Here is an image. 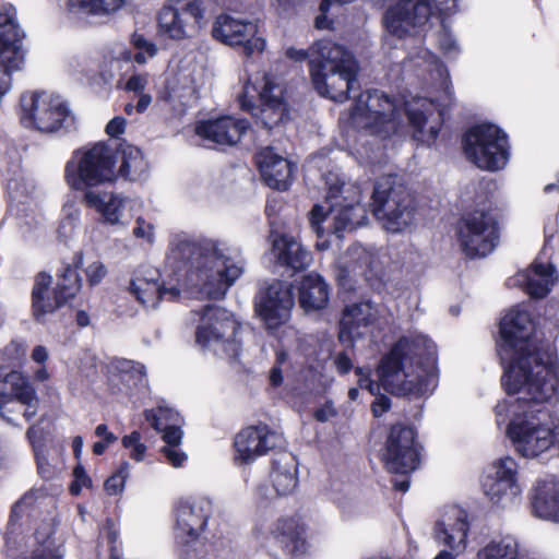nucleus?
I'll use <instances>...</instances> for the list:
<instances>
[{"mask_svg": "<svg viewBox=\"0 0 559 559\" xmlns=\"http://www.w3.org/2000/svg\"><path fill=\"white\" fill-rule=\"evenodd\" d=\"M481 490L491 504L508 509L520 501L523 487L520 480L483 478Z\"/></svg>", "mask_w": 559, "mask_h": 559, "instance_id": "obj_36", "label": "nucleus"}, {"mask_svg": "<svg viewBox=\"0 0 559 559\" xmlns=\"http://www.w3.org/2000/svg\"><path fill=\"white\" fill-rule=\"evenodd\" d=\"M337 277L342 285L359 277L368 280L376 270L374 254L360 245L352 246L337 261Z\"/></svg>", "mask_w": 559, "mask_h": 559, "instance_id": "obj_30", "label": "nucleus"}, {"mask_svg": "<svg viewBox=\"0 0 559 559\" xmlns=\"http://www.w3.org/2000/svg\"><path fill=\"white\" fill-rule=\"evenodd\" d=\"M108 372L110 381L119 380L128 389L144 385L146 382L144 365L133 360L115 358L108 365Z\"/></svg>", "mask_w": 559, "mask_h": 559, "instance_id": "obj_40", "label": "nucleus"}, {"mask_svg": "<svg viewBox=\"0 0 559 559\" xmlns=\"http://www.w3.org/2000/svg\"><path fill=\"white\" fill-rule=\"evenodd\" d=\"M162 454L166 459V462L175 468L181 467L187 461V455L178 447L165 445L160 450Z\"/></svg>", "mask_w": 559, "mask_h": 559, "instance_id": "obj_58", "label": "nucleus"}, {"mask_svg": "<svg viewBox=\"0 0 559 559\" xmlns=\"http://www.w3.org/2000/svg\"><path fill=\"white\" fill-rule=\"evenodd\" d=\"M83 270L90 286L100 284L107 275V267L99 259L88 261Z\"/></svg>", "mask_w": 559, "mask_h": 559, "instance_id": "obj_53", "label": "nucleus"}, {"mask_svg": "<svg viewBox=\"0 0 559 559\" xmlns=\"http://www.w3.org/2000/svg\"><path fill=\"white\" fill-rule=\"evenodd\" d=\"M356 373L359 377L358 384L361 389L368 390L372 395L379 391V385L370 379V371L364 368H356Z\"/></svg>", "mask_w": 559, "mask_h": 559, "instance_id": "obj_63", "label": "nucleus"}, {"mask_svg": "<svg viewBox=\"0 0 559 559\" xmlns=\"http://www.w3.org/2000/svg\"><path fill=\"white\" fill-rule=\"evenodd\" d=\"M204 13L201 0H169L158 14V31L173 40L193 37L201 29Z\"/></svg>", "mask_w": 559, "mask_h": 559, "instance_id": "obj_14", "label": "nucleus"}, {"mask_svg": "<svg viewBox=\"0 0 559 559\" xmlns=\"http://www.w3.org/2000/svg\"><path fill=\"white\" fill-rule=\"evenodd\" d=\"M464 152L467 159L480 169H502L509 159L507 134L491 123L475 126L464 136Z\"/></svg>", "mask_w": 559, "mask_h": 559, "instance_id": "obj_12", "label": "nucleus"}, {"mask_svg": "<svg viewBox=\"0 0 559 559\" xmlns=\"http://www.w3.org/2000/svg\"><path fill=\"white\" fill-rule=\"evenodd\" d=\"M213 74L202 64H181L176 73L167 81L166 99L187 105L199 98L203 92L211 90Z\"/></svg>", "mask_w": 559, "mask_h": 559, "instance_id": "obj_16", "label": "nucleus"}, {"mask_svg": "<svg viewBox=\"0 0 559 559\" xmlns=\"http://www.w3.org/2000/svg\"><path fill=\"white\" fill-rule=\"evenodd\" d=\"M213 514L209 498L197 497L179 501L176 508V537L186 544L179 559H215L205 544L197 538L205 531Z\"/></svg>", "mask_w": 559, "mask_h": 559, "instance_id": "obj_10", "label": "nucleus"}, {"mask_svg": "<svg viewBox=\"0 0 559 559\" xmlns=\"http://www.w3.org/2000/svg\"><path fill=\"white\" fill-rule=\"evenodd\" d=\"M357 72V64H345L343 69L331 71H321L314 68L311 80L320 95L342 103L348 98V93L358 85Z\"/></svg>", "mask_w": 559, "mask_h": 559, "instance_id": "obj_23", "label": "nucleus"}, {"mask_svg": "<svg viewBox=\"0 0 559 559\" xmlns=\"http://www.w3.org/2000/svg\"><path fill=\"white\" fill-rule=\"evenodd\" d=\"M102 535L107 539V543L110 546V557L111 559H122V555L120 551L118 543L119 532L116 525L111 521H107L106 525L102 531Z\"/></svg>", "mask_w": 559, "mask_h": 559, "instance_id": "obj_56", "label": "nucleus"}, {"mask_svg": "<svg viewBox=\"0 0 559 559\" xmlns=\"http://www.w3.org/2000/svg\"><path fill=\"white\" fill-rule=\"evenodd\" d=\"M283 93L280 78L264 73L261 76L260 86L252 83L250 79L246 82L239 96V104L243 110L252 111L265 128L272 129L288 116Z\"/></svg>", "mask_w": 559, "mask_h": 559, "instance_id": "obj_11", "label": "nucleus"}, {"mask_svg": "<svg viewBox=\"0 0 559 559\" xmlns=\"http://www.w3.org/2000/svg\"><path fill=\"white\" fill-rule=\"evenodd\" d=\"M126 0H68V8L75 14L108 15L119 10Z\"/></svg>", "mask_w": 559, "mask_h": 559, "instance_id": "obj_46", "label": "nucleus"}, {"mask_svg": "<svg viewBox=\"0 0 559 559\" xmlns=\"http://www.w3.org/2000/svg\"><path fill=\"white\" fill-rule=\"evenodd\" d=\"M33 190V185L23 177L10 179L8 182V191L12 200L22 201V198L29 195Z\"/></svg>", "mask_w": 559, "mask_h": 559, "instance_id": "obj_54", "label": "nucleus"}, {"mask_svg": "<svg viewBox=\"0 0 559 559\" xmlns=\"http://www.w3.org/2000/svg\"><path fill=\"white\" fill-rule=\"evenodd\" d=\"M298 302L305 312L320 311L330 300V286L318 273L304 275L297 285Z\"/></svg>", "mask_w": 559, "mask_h": 559, "instance_id": "obj_34", "label": "nucleus"}, {"mask_svg": "<svg viewBox=\"0 0 559 559\" xmlns=\"http://www.w3.org/2000/svg\"><path fill=\"white\" fill-rule=\"evenodd\" d=\"M84 266L82 254H78L74 259V267L67 266L60 276L56 292L58 293L62 304L72 299L81 289L82 281L76 269Z\"/></svg>", "mask_w": 559, "mask_h": 559, "instance_id": "obj_44", "label": "nucleus"}, {"mask_svg": "<svg viewBox=\"0 0 559 559\" xmlns=\"http://www.w3.org/2000/svg\"><path fill=\"white\" fill-rule=\"evenodd\" d=\"M535 516L559 523V480L554 476L537 479L531 490Z\"/></svg>", "mask_w": 559, "mask_h": 559, "instance_id": "obj_29", "label": "nucleus"}, {"mask_svg": "<svg viewBox=\"0 0 559 559\" xmlns=\"http://www.w3.org/2000/svg\"><path fill=\"white\" fill-rule=\"evenodd\" d=\"M372 213L391 233H401L415 223L416 205L413 195L391 177L379 179L371 195Z\"/></svg>", "mask_w": 559, "mask_h": 559, "instance_id": "obj_8", "label": "nucleus"}, {"mask_svg": "<svg viewBox=\"0 0 559 559\" xmlns=\"http://www.w3.org/2000/svg\"><path fill=\"white\" fill-rule=\"evenodd\" d=\"M145 417L154 429L163 432V440L167 445L178 447L180 444L182 439L181 418L177 412L159 406L156 412L146 411Z\"/></svg>", "mask_w": 559, "mask_h": 559, "instance_id": "obj_39", "label": "nucleus"}, {"mask_svg": "<svg viewBox=\"0 0 559 559\" xmlns=\"http://www.w3.org/2000/svg\"><path fill=\"white\" fill-rule=\"evenodd\" d=\"M63 212L64 217L59 225L58 233L60 237L64 238V240H69L76 234V229L80 225L81 211L73 204H66Z\"/></svg>", "mask_w": 559, "mask_h": 559, "instance_id": "obj_49", "label": "nucleus"}, {"mask_svg": "<svg viewBox=\"0 0 559 559\" xmlns=\"http://www.w3.org/2000/svg\"><path fill=\"white\" fill-rule=\"evenodd\" d=\"M275 543L288 555L299 558L307 554L309 544L306 538V527L297 519L278 520L272 532Z\"/></svg>", "mask_w": 559, "mask_h": 559, "instance_id": "obj_31", "label": "nucleus"}, {"mask_svg": "<svg viewBox=\"0 0 559 559\" xmlns=\"http://www.w3.org/2000/svg\"><path fill=\"white\" fill-rule=\"evenodd\" d=\"M409 59L412 61H415L416 66H424L425 69L435 72L436 75L440 79L442 96L439 97L437 100L439 105L447 106L452 100L453 94L452 86L448 80V70L443 67V64L437 59L435 55H432L430 51L424 48H420L415 56L411 55Z\"/></svg>", "mask_w": 559, "mask_h": 559, "instance_id": "obj_42", "label": "nucleus"}, {"mask_svg": "<svg viewBox=\"0 0 559 559\" xmlns=\"http://www.w3.org/2000/svg\"><path fill=\"white\" fill-rule=\"evenodd\" d=\"M483 478L497 480H520V466L518 461L511 455H503L493 460Z\"/></svg>", "mask_w": 559, "mask_h": 559, "instance_id": "obj_48", "label": "nucleus"}, {"mask_svg": "<svg viewBox=\"0 0 559 559\" xmlns=\"http://www.w3.org/2000/svg\"><path fill=\"white\" fill-rule=\"evenodd\" d=\"M456 238L467 257H486L493 250L498 240L493 216L485 210L465 214L457 222Z\"/></svg>", "mask_w": 559, "mask_h": 559, "instance_id": "obj_13", "label": "nucleus"}, {"mask_svg": "<svg viewBox=\"0 0 559 559\" xmlns=\"http://www.w3.org/2000/svg\"><path fill=\"white\" fill-rule=\"evenodd\" d=\"M41 420L36 425L31 426L26 431V438L32 444L33 451H43L47 450L46 445V437L47 431L44 427H41Z\"/></svg>", "mask_w": 559, "mask_h": 559, "instance_id": "obj_55", "label": "nucleus"}, {"mask_svg": "<svg viewBox=\"0 0 559 559\" xmlns=\"http://www.w3.org/2000/svg\"><path fill=\"white\" fill-rule=\"evenodd\" d=\"M147 162L142 151L135 146H127L122 152L120 174L129 180L142 179L147 171Z\"/></svg>", "mask_w": 559, "mask_h": 559, "instance_id": "obj_45", "label": "nucleus"}, {"mask_svg": "<svg viewBox=\"0 0 559 559\" xmlns=\"http://www.w3.org/2000/svg\"><path fill=\"white\" fill-rule=\"evenodd\" d=\"M131 465L129 462H122L115 474L105 481V490L108 495L115 496L123 491L126 480L130 475Z\"/></svg>", "mask_w": 559, "mask_h": 559, "instance_id": "obj_50", "label": "nucleus"}, {"mask_svg": "<svg viewBox=\"0 0 559 559\" xmlns=\"http://www.w3.org/2000/svg\"><path fill=\"white\" fill-rule=\"evenodd\" d=\"M49 503H52V499L44 490L31 489L12 507L11 522H17L24 516H35L43 504Z\"/></svg>", "mask_w": 559, "mask_h": 559, "instance_id": "obj_43", "label": "nucleus"}, {"mask_svg": "<svg viewBox=\"0 0 559 559\" xmlns=\"http://www.w3.org/2000/svg\"><path fill=\"white\" fill-rule=\"evenodd\" d=\"M154 230L155 227L151 222H147L143 217L139 216L135 219V225L133 227L132 234L135 238L141 239L142 241L148 245H152L154 242Z\"/></svg>", "mask_w": 559, "mask_h": 559, "instance_id": "obj_57", "label": "nucleus"}, {"mask_svg": "<svg viewBox=\"0 0 559 559\" xmlns=\"http://www.w3.org/2000/svg\"><path fill=\"white\" fill-rule=\"evenodd\" d=\"M84 201L87 206L96 210L100 214L103 221L109 225L121 224L126 199L116 193H98L95 191H86Z\"/></svg>", "mask_w": 559, "mask_h": 559, "instance_id": "obj_37", "label": "nucleus"}, {"mask_svg": "<svg viewBox=\"0 0 559 559\" xmlns=\"http://www.w3.org/2000/svg\"><path fill=\"white\" fill-rule=\"evenodd\" d=\"M257 165L265 183L277 190H286L290 183L294 164L277 154L273 147L261 148L255 155Z\"/></svg>", "mask_w": 559, "mask_h": 559, "instance_id": "obj_25", "label": "nucleus"}, {"mask_svg": "<svg viewBox=\"0 0 559 559\" xmlns=\"http://www.w3.org/2000/svg\"><path fill=\"white\" fill-rule=\"evenodd\" d=\"M336 414L337 412L333 403L328 401L314 412V418L318 421L325 423L329 421L331 418L335 417Z\"/></svg>", "mask_w": 559, "mask_h": 559, "instance_id": "obj_64", "label": "nucleus"}, {"mask_svg": "<svg viewBox=\"0 0 559 559\" xmlns=\"http://www.w3.org/2000/svg\"><path fill=\"white\" fill-rule=\"evenodd\" d=\"M382 386L396 395L424 396L438 384L437 348L423 334L401 337L378 367Z\"/></svg>", "mask_w": 559, "mask_h": 559, "instance_id": "obj_4", "label": "nucleus"}, {"mask_svg": "<svg viewBox=\"0 0 559 559\" xmlns=\"http://www.w3.org/2000/svg\"><path fill=\"white\" fill-rule=\"evenodd\" d=\"M52 277L46 273H39L34 281L32 289V305L34 317L37 321H44L45 317L56 311L62 301L56 290L51 288Z\"/></svg>", "mask_w": 559, "mask_h": 559, "instance_id": "obj_35", "label": "nucleus"}, {"mask_svg": "<svg viewBox=\"0 0 559 559\" xmlns=\"http://www.w3.org/2000/svg\"><path fill=\"white\" fill-rule=\"evenodd\" d=\"M34 454L37 462L38 473L41 475L43 478H51L56 474V468L49 462L48 449L34 452Z\"/></svg>", "mask_w": 559, "mask_h": 559, "instance_id": "obj_59", "label": "nucleus"}, {"mask_svg": "<svg viewBox=\"0 0 559 559\" xmlns=\"http://www.w3.org/2000/svg\"><path fill=\"white\" fill-rule=\"evenodd\" d=\"M273 252L280 263L294 270H302L310 265L311 253L306 250L294 237L283 235L273 240Z\"/></svg>", "mask_w": 559, "mask_h": 559, "instance_id": "obj_38", "label": "nucleus"}, {"mask_svg": "<svg viewBox=\"0 0 559 559\" xmlns=\"http://www.w3.org/2000/svg\"><path fill=\"white\" fill-rule=\"evenodd\" d=\"M74 481L71 485L70 489L73 495H78L83 487H90L92 484L91 478L87 476L83 466L78 465L74 471Z\"/></svg>", "mask_w": 559, "mask_h": 559, "instance_id": "obj_62", "label": "nucleus"}, {"mask_svg": "<svg viewBox=\"0 0 559 559\" xmlns=\"http://www.w3.org/2000/svg\"><path fill=\"white\" fill-rule=\"evenodd\" d=\"M139 431H132L122 438L121 442L124 449L129 450L130 459L135 462H142L145 457L147 447L141 441Z\"/></svg>", "mask_w": 559, "mask_h": 559, "instance_id": "obj_52", "label": "nucleus"}, {"mask_svg": "<svg viewBox=\"0 0 559 559\" xmlns=\"http://www.w3.org/2000/svg\"><path fill=\"white\" fill-rule=\"evenodd\" d=\"M378 309L370 300L347 305L340 320L338 340L343 344L353 345L362 338L378 320Z\"/></svg>", "mask_w": 559, "mask_h": 559, "instance_id": "obj_22", "label": "nucleus"}, {"mask_svg": "<svg viewBox=\"0 0 559 559\" xmlns=\"http://www.w3.org/2000/svg\"><path fill=\"white\" fill-rule=\"evenodd\" d=\"M534 323L526 310L511 309L501 320L498 354L506 364L502 384L519 394V412L507 427L515 452L535 459L559 438L558 425L545 406L559 402V361L550 346H538Z\"/></svg>", "mask_w": 559, "mask_h": 559, "instance_id": "obj_1", "label": "nucleus"}, {"mask_svg": "<svg viewBox=\"0 0 559 559\" xmlns=\"http://www.w3.org/2000/svg\"><path fill=\"white\" fill-rule=\"evenodd\" d=\"M558 281V275L551 264H544L536 259L532 265L515 277V284L522 286L534 298H544Z\"/></svg>", "mask_w": 559, "mask_h": 559, "instance_id": "obj_32", "label": "nucleus"}, {"mask_svg": "<svg viewBox=\"0 0 559 559\" xmlns=\"http://www.w3.org/2000/svg\"><path fill=\"white\" fill-rule=\"evenodd\" d=\"M116 159L111 147L103 142L75 150L66 164L64 179L73 190L111 182L116 178Z\"/></svg>", "mask_w": 559, "mask_h": 559, "instance_id": "obj_6", "label": "nucleus"}, {"mask_svg": "<svg viewBox=\"0 0 559 559\" xmlns=\"http://www.w3.org/2000/svg\"><path fill=\"white\" fill-rule=\"evenodd\" d=\"M356 66L353 53L344 46L330 39H321L314 43L310 48L309 70L317 68L321 71H331L343 69L344 66Z\"/></svg>", "mask_w": 559, "mask_h": 559, "instance_id": "obj_28", "label": "nucleus"}, {"mask_svg": "<svg viewBox=\"0 0 559 559\" xmlns=\"http://www.w3.org/2000/svg\"><path fill=\"white\" fill-rule=\"evenodd\" d=\"M199 325L195 342L202 348L213 352L216 356L236 359L240 352L239 323L225 309L205 306L203 310L193 312Z\"/></svg>", "mask_w": 559, "mask_h": 559, "instance_id": "obj_7", "label": "nucleus"}, {"mask_svg": "<svg viewBox=\"0 0 559 559\" xmlns=\"http://www.w3.org/2000/svg\"><path fill=\"white\" fill-rule=\"evenodd\" d=\"M25 33L17 22L16 9L11 4L0 7V59L11 68H21L24 61Z\"/></svg>", "mask_w": 559, "mask_h": 559, "instance_id": "obj_21", "label": "nucleus"}, {"mask_svg": "<svg viewBox=\"0 0 559 559\" xmlns=\"http://www.w3.org/2000/svg\"><path fill=\"white\" fill-rule=\"evenodd\" d=\"M519 546L514 538L503 537L489 542L477 552V559H518Z\"/></svg>", "mask_w": 559, "mask_h": 559, "instance_id": "obj_47", "label": "nucleus"}, {"mask_svg": "<svg viewBox=\"0 0 559 559\" xmlns=\"http://www.w3.org/2000/svg\"><path fill=\"white\" fill-rule=\"evenodd\" d=\"M20 120L25 128L51 133L72 128L75 117L61 96L37 92L21 97Z\"/></svg>", "mask_w": 559, "mask_h": 559, "instance_id": "obj_9", "label": "nucleus"}, {"mask_svg": "<svg viewBox=\"0 0 559 559\" xmlns=\"http://www.w3.org/2000/svg\"><path fill=\"white\" fill-rule=\"evenodd\" d=\"M281 442L282 437L266 426L247 427L235 437V461L239 464H250L278 447Z\"/></svg>", "mask_w": 559, "mask_h": 559, "instance_id": "obj_20", "label": "nucleus"}, {"mask_svg": "<svg viewBox=\"0 0 559 559\" xmlns=\"http://www.w3.org/2000/svg\"><path fill=\"white\" fill-rule=\"evenodd\" d=\"M521 409L522 408H519V396L516 397V401L514 403H509L506 401L498 403L495 407L497 424L498 425L504 424L509 413H512V417H513L514 411L519 412Z\"/></svg>", "mask_w": 559, "mask_h": 559, "instance_id": "obj_61", "label": "nucleus"}, {"mask_svg": "<svg viewBox=\"0 0 559 559\" xmlns=\"http://www.w3.org/2000/svg\"><path fill=\"white\" fill-rule=\"evenodd\" d=\"M132 46L138 50L134 55L135 62L143 64L157 53V47L154 43L147 40L141 34H133L131 38Z\"/></svg>", "mask_w": 559, "mask_h": 559, "instance_id": "obj_51", "label": "nucleus"}, {"mask_svg": "<svg viewBox=\"0 0 559 559\" xmlns=\"http://www.w3.org/2000/svg\"><path fill=\"white\" fill-rule=\"evenodd\" d=\"M166 261L174 270H185L183 288L211 299L223 298L245 267L239 251L227 242H198L185 233L170 237Z\"/></svg>", "mask_w": 559, "mask_h": 559, "instance_id": "obj_2", "label": "nucleus"}, {"mask_svg": "<svg viewBox=\"0 0 559 559\" xmlns=\"http://www.w3.org/2000/svg\"><path fill=\"white\" fill-rule=\"evenodd\" d=\"M468 531L466 511L459 507H450L436 523L435 538L439 544L460 555L466 549Z\"/></svg>", "mask_w": 559, "mask_h": 559, "instance_id": "obj_24", "label": "nucleus"}, {"mask_svg": "<svg viewBox=\"0 0 559 559\" xmlns=\"http://www.w3.org/2000/svg\"><path fill=\"white\" fill-rule=\"evenodd\" d=\"M435 107V100L425 97L400 103L383 92L367 91L356 99L348 123L382 139L400 133L409 126L414 139L429 145L440 130L439 121H429Z\"/></svg>", "mask_w": 559, "mask_h": 559, "instance_id": "obj_3", "label": "nucleus"}, {"mask_svg": "<svg viewBox=\"0 0 559 559\" xmlns=\"http://www.w3.org/2000/svg\"><path fill=\"white\" fill-rule=\"evenodd\" d=\"M325 197L329 210L316 204L310 212V223L321 236L324 229L341 237L343 231H352L367 223V210L361 204V193L357 186L341 182L337 176L326 177Z\"/></svg>", "mask_w": 559, "mask_h": 559, "instance_id": "obj_5", "label": "nucleus"}, {"mask_svg": "<svg viewBox=\"0 0 559 559\" xmlns=\"http://www.w3.org/2000/svg\"><path fill=\"white\" fill-rule=\"evenodd\" d=\"M296 473L297 464L293 457L284 455L275 460L270 474L273 491L271 492L266 486L260 485L255 491L257 500L263 502L272 500L274 497L292 493L297 486Z\"/></svg>", "mask_w": 559, "mask_h": 559, "instance_id": "obj_27", "label": "nucleus"}, {"mask_svg": "<svg viewBox=\"0 0 559 559\" xmlns=\"http://www.w3.org/2000/svg\"><path fill=\"white\" fill-rule=\"evenodd\" d=\"M131 294L146 308L155 309L160 300L174 301L180 296L178 286H165L158 278L136 276L130 284Z\"/></svg>", "mask_w": 559, "mask_h": 559, "instance_id": "obj_33", "label": "nucleus"}, {"mask_svg": "<svg viewBox=\"0 0 559 559\" xmlns=\"http://www.w3.org/2000/svg\"><path fill=\"white\" fill-rule=\"evenodd\" d=\"M108 372L110 381L119 380L128 389L144 385L146 382L144 365L133 360L115 358L108 365Z\"/></svg>", "mask_w": 559, "mask_h": 559, "instance_id": "obj_41", "label": "nucleus"}, {"mask_svg": "<svg viewBox=\"0 0 559 559\" xmlns=\"http://www.w3.org/2000/svg\"><path fill=\"white\" fill-rule=\"evenodd\" d=\"M381 461L390 473L413 472L418 465L415 430L404 425L392 426L381 452Z\"/></svg>", "mask_w": 559, "mask_h": 559, "instance_id": "obj_15", "label": "nucleus"}, {"mask_svg": "<svg viewBox=\"0 0 559 559\" xmlns=\"http://www.w3.org/2000/svg\"><path fill=\"white\" fill-rule=\"evenodd\" d=\"M38 397L28 379L20 371L9 372L0 381V417L12 423L10 405H24L23 416L28 421L38 409Z\"/></svg>", "mask_w": 559, "mask_h": 559, "instance_id": "obj_18", "label": "nucleus"}, {"mask_svg": "<svg viewBox=\"0 0 559 559\" xmlns=\"http://www.w3.org/2000/svg\"><path fill=\"white\" fill-rule=\"evenodd\" d=\"M212 34L225 45L243 46L247 56L262 52L265 48V40L257 36L258 25L252 21L219 15L213 25Z\"/></svg>", "mask_w": 559, "mask_h": 559, "instance_id": "obj_19", "label": "nucleus"}, {"mask_svg": "<svg viewBox=\"0 0 559 559\" xmlns=\"http://www.w3.org/2000/svg\"><path fill=\"white\" fill-rule=\"evenodd\" d=\"M293 307L292 287L281 281L272 282L255 297V311L269 330H275L288 322Z\"/></svg>", "mask_w": 559, "mask_h": 559, "instance_id": "obj_17", "label": "nucleus"}, {"mask_svg": "<svg viewBox=\"0 0 559 559\" xmlns=\"http://www.w3.org/2000/svg\"><path fill=\"white\" fill-rule=\"evenodd\" d=\"M248 129L249 122L247 120L226 116L200 122L195 128V132L200 138L209 142L218 145H234Z\"/></svg>", "mask_w": 559, "mask_h": 559, "instance_id": "obj_26", "label": "nucleus"}, {"mask_svg": "<svg viewBox=\"0 0 559 559\" xmlns=\"http://www.w3.org/2000/svg\"><path fill=\"white\" fill-rule=\"evenodd\" d=\"M148 83V74L135 73L132 74L126 82L124 90L136 94L144 93Z\"/></svg>", "mask_w": 559, "mask_h": 559, "instance_id": "obj_60", "label": "nucleus"}]
</instances>
